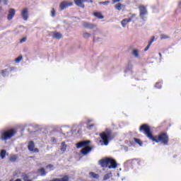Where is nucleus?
<instances>
[{
    "mask_svg": "<svg viewBox=\"0 0 181 181\" xmlns=\"http://www.w3.org/2000/svg\"><path fill=\"white\" fill-rule=\"evenodd\" d=\"M93 16H95V18H98V19H104V16H103L101 12H94Z\"/></svg>",
    "mask_w": 181,
    "mask_h": 181,
    "instance_id": "17",
    "label": "nucleus"
},
{
    "mask_svg": "<svg viewBox=\"0 0 181 181\" xmlns=\"http://www.w3.org/2000/svg\"><path fill=\"white\" fill-rule=\"evenodd\" d=\"M99 136L102 139L100 140V142H103L105 146H108L110 141L115 138V136L112 134V130L110 129H106L105 131L100 133Z\"/></svg>",
    "mask_w": 181,
    "mask_h": 181,
    "instance_id": "1",
    "label": "nucleus"
},
{
    "mask_svg": "<svg viewBox=\"0 0 181 181\" xmlns=\"http://www.w3.org/2000/svg\"><path fill=\"white\" fill-rule=\"evenodd\" d=\"M53 39H58L60 40L62 37H63V35L59 32H54L52 35Z\"/></svg>",
    "mask_w": 181,
    "mask_h": 181,
    "instance_id": "15",
    "label": "nucleus"
},
{
    "mask_svg": "<svg viewBox=\"0 0 181 181\" xmlns=\"http://www.w3.org/2000/svg\"><path fill=\"white\" fill-rule=\"evenodd\" d=\"M153 142H156V144H163V145H168L169 144V135L166 132H160L158 136H153L151 139Z\"/></svg>",
    "mask_w": 181,
    "mask_h": 181,
    "instance_id": "3",
    "label": "nucleus"
},
{
    "mask_svg": "<svg viewBox=\"0 0 181 181\" xmlns=\"http://www.w3.org/2000/svg\"><path fill=\"white\" fill-rule=\"evenodd\" d=\"M139 131L144 133V134L146 135V136L148 138L150 141H152L153 134H152V131H151V127H149L148 124H144L140 126Z\"/></svg>",
    "mask_w": 181,
    "mask_h": 181,
    "instance_id": "4",
    "label": "nucleus"
},
{
    "mask_svg": "<svg viewBox=\"0 0 181 181\" xmlns=\"http://www.w3.org/2000/svg\"><path fill=\"white\" fill-rule=\"evenodd\" d=\"M69 6H73V2L70 1H62L60 5H59V8L61 9V11H64V9H66V8H69Z\"/></svg>",
    "mask_w": 181,
    "mask_h": 181,
    "instance_id": "8",
    "label": "nucleus"
},
{
    "mask_svg": "<svg viewBox=\"0 0 181 181\" xmlns=\"http://www.w3.org/2000/svg\"><path fill=\"white\" fill-rule=\"evenodd\" d=\"M149 47H151V45H148L146 46V47L144 49V52H147V50H149Z\"/></svg>",
    "mask_w": 181,
    "mask_h": 181,
    "instance_id": "40",
    "label": "nucleus"
},
{
    "mask_svg": "<svg viewBox=\"0 0 181 181\" xmlns=\"http://www.w3.org/2000/svg\"><path fill=\"white\" fill-rule=\"evenodd\" d=\"M121 0H112V4H117V2H120Z\"/></svg>",
    "mask_w": 181,
    "mask_h": 181,
    "instance_id": "41",
    "label": "nucleus"
},
{
    "mask_svg": "<svg viewBox=\"0 0 181 181\" xmlns=\"http://www.w3.org/2000/svg\"><path fill=\"white\" fill-rule=\"evenodd\" d=\"M51 16H52V18H54V16H56V10H54V8L51 11Z\"/></svg>",
    "mask_w": 181,
    "mask_h": 181,
    "instance_id": "31",
    "label": "nucleus"
},
{
    "mask_svg": "<svg viewBox=\"0 0 181 181\" xmlns=\"http://www.w3.org/2000/svg\"><path fill=\"white\" fill-rule=\"evenodd\" d=\"M22 179L23 181H33L32 180L30 179L29 175L28 174H23Z\"/></svg>",
    "mask_w": 181,
    "mask_h": 181,
    "instance_id": "21",
    "label": "nucleus"
},
{
    "mask_svg": "<svg viewBox=\"0 0 181 181\" xmlns=\"http://www.w3.org/2000/svg\"><path fill=\"white\" fill-rule=\"evenodd\" d=\"M22 59H23V57L22 55L18 56L17 58L15 59L16 63H19Z\"/></svg>",
    "mask_w": 181,
    "mask_h": 181,
    "instance_id": "28",
    "label": "nucleus"
},
{
    "mask_svg": "<svg viewBox=\"0 0 181 181\" xmlns=\"http://www.w3.org/2000/svg\"><path fill=\"white\" fill-rule=\"evenodd\" d=\"M89 176L90 179H99L100 177V175L93 172L89 173Z\"/></svg>",
    "mask_w": 181,
    "mask_h": 181,
    "instance_id": "16",
    "label": "nucleus"
},
{
    "mask_svg": "<svg viewBox=\"0 0 181 181\" xmlns=\"http://www.w3.org/2000/svg\"><path fill=\"white\" fill-rule=\"evenodd\" d=\"M94 127V124H90L87 127L88 129H91V127Z\"/></svg>",
    "mask_w": 181,
    "mask_h": 181,
    "instance_id": "42",
    "label": "nucleus"
},
{
    "mask_svg": "<svg viewBox=\"0 0 181 181\" xmlns=\"http://www.w3.org/2000/svg\"><path fill=\"white\" fill-rule=\"evenodd\" d=\"M160 39H161V40H163V39H169V36H168V35H166L162 34V35H160Z\"/></svg>",
    "mask_w": 181,
    "mask_h": 181,
    "instance_id": "34",
    "label": "nucleus"
},
{
    "mask_svg": "<svg viewBox=\"0 0 181 181\" xmlns=\"http://www.w3.org/2000/svg\"><path fill=\"white\" fill-rule=\"evenodd\" d=\"M90 144H91V141L90 140L83 141L76 144V148H83V146H88Z\"/></svg>",
    "mask_w": 181,
    "mask_h": 181,
    "instance_id": "10",
    "label": "nucleus"
},
{
    "mask_svg": "<svg viewBox=\"0 0 181 181\" xmlns=\"http://www.w3.org/2000/svg\"><path fill=\"white\" fill-rule=\"evenodd\" d=\"M9 160H10V162H12L13 163L16 162V160H18V156H16V155L10 156Z\"/></svg>",
    "mask_w": 181,
    "mask_h": 181,
    "instance_id": "20",
    "label": "nucleus"
},
{
    "mask_svg": "<svg viewBox=\"0 0 181 181\" xmlns=\"http://www.w3.org/2000/svg\"><path fill=\"white\" fill-rule=\"evenodd\" d=\"M56 139L54 137H52V142H56Z\"/></svg>",
    "mask_w": 181,
    "mask_h": 181,
    "instance_id": "44",
    "label": "nucleus"
},
{
    "mask_svg": "<svg viewBox=\"0 0 181 181\" xmlns=\"http://www.w3.org/2000/svg\"><path fill=\"white\" fill-rule=\"evenodd\" d=\"M139 9L140 12V18L144 20L145 15H148V10H146V7L144 6H139Z\"/></svg>",
    "mask_w": 181,
    "mask_h": 181,
    "instance_id": "9",
    "label": "nucleus"
},
{
    "mask_svg": "<svg viewBox=\"0 0 181 181\" xmlns=\"http://www.w3.org/2000/svg\"><path fill=\"white\" fill-rule=\"evenodd\" d=\"M5 156H6V150H1L0 152V157L1 159H5Z\"/></svg>",
    "mask_w": 181,
    "mask_h": 181,
    "instance_id": "24",
    "label": "nucleus"
},
{
    "mask_svg": "<svg viewBox=\"0 0 181 181\" xmlns=\"http://www.w3.org/2000/svg\"><path fill=\"white\" fill-rule=\"evenodd\" d=\"M16 132H17L15 130V129H10L1 132V141H8V139H11V138H13V136H15V135H16Z\"/></svg>",
    "mask_w": 181,
    "mask_h": 181,
    "instance_id": "5",
    "label": "nucleus"
},
{
    "mask_svg": "<svg viewBox=\"0 0 181 181\" xmlns=\"http://www.w3.org/2000/svg\"><path fill=\"white\" fill-rule=\"evenodd\" d=\"M135 18H136V14L134 13V14H132L131 17L129 18L128 19L130 20V22H132V19H135Z\"/></svg>",
    "mask_w": 181,
    "mask_h": 181,
    "instance_id": "32",
    "label": "nucleus"
},
{
    "mask_svg": "<svg viewBox=\"0 0 181 181\" xmlns=\"http://www.w3.org/2000/svg\"><path fill=\"white\" fill-rule=\"evenodd\" d=\"M21 16L23 19V21H26L29 18V11L28 8H24L21 12Z\"/></svg>",
    "mask_w": 181,
    "mask_h": 181,
    "instance_id": "12",
    "label": "nucleus"
},
{
    "mask_svg": "<svg viewBox=\"0 0 181 181\" xmlns=\"http://www.w3.org/2000/svg\"><path fill=\"white\" fill-rule=\"evenodd\" d=\"M59 181H69V178L67 175H65L61 179H59Z\"/></svg>",
    "mask_w": 181,
    "mask_h": 181,
    "instance_id": "29",
    "label": "nucleus"
},
{
    "mask_svg": "<svg viewBox=\"0 0 181 181\" xmlns=\"http://www.w3.org/2000/svg\"><path fill=\"white\" fill-rule=\"evenodd\" d=\"M158 86H159V83H156V87H157L158 88H159V87H158Z\"/></svg>",
    "mask_w": 181,
    "mask_h": 181,
    "instance_id": "45",
    "label": "nucleus"
},
{
    "mask_svg": "<svg viewBox=\"0 0 181 181\" xmlns=\"http://www.w3.org/2000/svg\"><path fill=\"white\" fill-rule=\"evenodd\" d=\"M54 165L52 164H49L46 166V169H53Z\"/></svg>",
    "mask_w": 181,
    "mask_h": 181,
    "instance_id": "36",
    "label": "nucleus"
},
{
    "mask_svg": "<svg viewBox=\"0 0 181 181\" xmlns=\"http://www.w3.org/2000/svg\"><path fill=\"white\" fill-rule=\"evenodd\" d=\"M112 176V175L111 173H107L103 177V180H108V179H110Z\"/></svg>",
    "mask_w": 181,
    "mask_h": 181,
    "instance_id": "26",
    "label": "nucleus"
},
{
    "mask_svg": "<svg viewBox=\"0 0 181 181\" xmlns=\"http://www.w3.org/2000/svg\"><path fill=\"white\" fill-rule=\"evenodd\" d=\"M16 13V11L14 8H10L8 10V14L7 16L8 21H12V19H13V16H15Z\"/></svg>",
    "mask_w": 181,
    "mask_h": 181,
    "instance_id": "11",
    "label": "nucleus"
},
{
    "mask_svg": "<svg viewBox=\"0 0 181 181\" xmlns=\"http://www.w3.org/2000/svg\"><path fill=\"white\" fill-rule=\"evenodd\" d=\"M26 37H23L21 40H20V43H23V42H26Z\"/></svg>",
    "mask_w": 181,
    "mask_h": 181,
    "instance_id": "38",
    "label": "nucleus"
},
{
    "mask_svg": "<svg viewBox=\"0 0 181 181\" xmlns=\"http://www.w3.org/2000/svg\"><path fill=\"white\" fill-rule=\"evenodd\" d=\"M100 4H102L103 5H107V4H110V1H103Z\"/></svg>",
    "mask_w": 181,
    "mask_h": 181,
    "instance_id": "39",
    "label": "nucleus"
},
{
    "mask_svg": "<svg viewBox=\"0 0 181 181\" xmlns=\"http://www.w3.org/2000/svg\"><path fill=\"white\" fill-rule=\"evenodd\" d=\"M133 54L135 56V57H138L139 56V54L138 53V51L136 49L133 50Z\"/></svg>",
    "mask_w": 181,
    "mask_h": 181,
    "instance_id": "33",
    "label": "nucleus"
},
{
    "mask_svg": "<svg viewBox=\"0 0 181 181\" xmlns=\"http://www.w3.org/2000/svg\"><path fill=\"white\" fill-rule=\"evenodd\" d=\"M135 162H136V163H138V160H136V159H132V160H127V163H135Z\"/></svg>",
    "mask_w": 181,
    "mask_h": 181,
    "instance_id": "30",
    "label": "nucleus"
},
{
    "mask_svg": "<svg viewBox=\"0 0 181 181\" xmlns=\"http://www.w3.org/2000/svg\"><path fill=\"white\" fill-rule=\"evenodd\" d=\"M99 165L102 168H108L109 169H117L118 164L114 158H105L99 160Z\"/></svg>",
    "mask_w": 181,
    "mask_h": 181,
    "instance_id": "2",
    "label": "nucleus"
},
{
    "mask_svg": "<svg viewBox=\"0 0 181 181\" xmlns=\"http://www.w3.org/2000/svg\"><path fill=\"white\" fill-rule=\"evenodd\" d=\"M1 73L3 77H6V75L8 74V69L1 70Z\"/></svg>",
    "mask_w": 181,
    "mask_h": 181,
    "instance_id": "27",
    "label": "nucleus"
},
{
    "mask_svg": "<svg viewBox=\"0 0 181 181\" xmlns=\"http://www.w3.org/2000/svg\"><path fill=\"white\" fill-rule=\"evenodd\" d=\"M155 40V37H153L151 38V40L149 41L148 44H149V46H151V45H152V43H153V41Z\"/></svg>",
    "mask_w": 181,
    "mask_h": 181,
    "instance_id": "37",
    "label": "nucleus"
},
{
    "mask_svg": "<svg viewBox=\"0 0 181 181\" xmlns=\"http://www.w3.org/2000/svg\"><path fill=\"white\" fill-rule=\"evenodd\" d=\"M134 142H136V144H138L140 146H142L143 143L141 141V139H136V138H134Z\"/></svg>",
    "mask_w": 181,
    "mask_h": 181,
    "instance_id": "25",
    "label": "nucleus"
},
{
    "mask_svg": "<svg viewBox=\"0 0 181 181\" xmlns=\"http://www.w3.org/2000/svg\"><path fill=\"white\" fill-rule=\"evenodd\" d=\"M74 2L76 6L84 9V8L86 7V6L84 5V2L93 4V0H74Z\"/></svg>",
    "mask_w": 181,
    "mask_h": 181,
    "instance_id": "6",
    "label": "nucleus"
},
{
    "mask_svg": "<svg viewBox=\"0 0 181 181\" xmlns=\"http://www.w3.org/2000/svg\"><path fill=\"white\" fill-rule=\"evenodd\" d=\"M123 6H124V5H122V4H121V3H117V4L115 5V8L117 11H121L122 9Z\"/></svg>",
    "mask_w": 181,
    "mask_h": 181,
    "instance_id": "22",
    "label": "nucleus"
},
{
    "mask_svg": "<svg viewBox=\"0 0 181 181\" xmlns=\"http://www.w3.org/2000/svg\"><path fill=\"white\" fill-rule=\"evenodd\" d=\"M83 26L84 28H86V29H94V28L97 27V25H95V24L90 23H88V22H83Z\"/></svg>",
    "mask_w": 181,
    "mask_h": 181,
    "instance_id": "13",
    "label": "nucleus"
},
{
    "mask_svg": "<svg viewBox=\"0 0 181 181\" xmlns=\"http://www.w3.org/2000/svg\"><path fill=\"white\" fill-rule=\"evenodd\" d=\"M90 36H91V34H90L88 33H83V37H90Z\"/></svg>",
    "mask_w": 181,
    "mask_h": 181,
    "instance_id": "35",
    "label": "nucleus"
},
{
    "mask_svg": "<svg viewBox=\"0 0 181 181\" xmlns=\"http://www.w3.org/2000/svg\"><path fill=\"white\" fill-rule=\"evenodd\" d=\"M38 172L41 176H46V170H45L44 168L39 169Z\"/></svg>",
    "mask_w": 181,
    "mask_h": 181,
    "instance_id": "23",
    "label": "nucleus"
},
{
    "mask_svg": "<svg viewBox=\"0 0 181 181\" xmlns=\"http://www.w3.org/2000/svg\"><path fill=\"white\" fill-rule=\"evenodd\" d=\"M60 149H61V152H62L63 153L64 152H66V149H67V145H66L65 142H62L61 144Z\"/></svg>",
    "mask_w": 181,
    "mask_h": 181,
    "instance_id": "19",
    "label": "nucleus"
},
{
    "mask_svg": "<svg viewBox=\"0 0 181 181\" xmlns=\"http://www.w3.org/2000/svg\"><path fill=\"white\" fill-rule=\"evenodd\" d=\"M28 149L30 152H34V153H38L39 148L35 147V141H30L28 142Z\"/></svg>",
    "mask_w": 181,
    "mask_h": 181,
    "instance_id": "7",
    "label": "nucleus"
},
{
    "mask_svg": "<svg viewBox=\"0 0 181 181\" xmlns=\"http://www.w3.org/2000/svg\"><path fill=\"white\" fill-rule=\"evenodd\" d=\"M129 22H131V20H129L128 18H124L122 21L121 25L123 28H125V26H127V25H128Z\"/></svg>",
    "mask_w": 181,
    "mask_h": 181,
    "instance_id": "18",
    "label": "nucleus"
},
{
    "mask_svg": "<svg viewBox=\"0 0 181 181\" xmlns=\"http://www.w3.org/2000/svg\"><path fill=\"white\" fill-rule=\"evenodd\" d=\"M13 68H12V67H11V68H10V70H13Z\"/></svg>",
    "mask_w": 181,
    "mask_h": 181,
    "instance_id": "46",
    "label": "nucleus"
},
{
    "mask_svg": "<svg viewBox=\"0 0 181 181\" xmlns=\"http://www.w3.org/2000/svg\"><path fill=\"white\" fill-rule=\"evenodd\" d=\"M159 55H160V56H162V54L159 53Z\"/></svg>",
    "mask_w": 181,
    "mask_h": 181,
    "instance_id": "47",
    "label": "nucleus"
},
{
    "mask_svg": "<svg viewBox=\"0 0 181 181\" xmlns=\"http://www.w3.org/2000/svg\"><path fill=\"white\" fill-rule=\"evenodd\" d=\"M92 149L93 148L87 146L81 149V153H82L83 155H87V153L91 152Z\"/></svg>",
    "mask_w": 181,
    "mask_h": 181,
    "instance_id": "14",
    "label": "nucleus"
},
{
    "mask_svg": "<svg viewBox=\"0 0 181 181\" xmlns=\"http://www.w3.org/2000/svg\"><path fill=\"white\" fill-rule=\"evenodd\" d=\"M4 5H8V0L4 1Z\"/></svg>",
    "mask_w": 181,
    "mask_h": 181,
    "instance_id": "43",
    "label": "nucleus"
}]
</instances>
